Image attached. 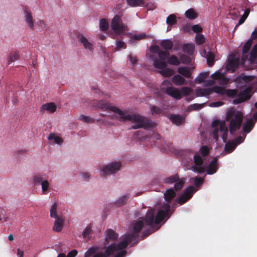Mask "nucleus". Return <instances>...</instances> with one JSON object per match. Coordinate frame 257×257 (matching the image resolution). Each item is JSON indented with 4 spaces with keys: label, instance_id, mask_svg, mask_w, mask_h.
Listing matches in <instances>:
<instances>
[{
    "label": "nucleus",
    "instance_id": "1",
    "mask_svg": "<svg viewBox=\"0 0 257 257\" xmlns=\"http://www.w3.org/2000/svg\"><path fill=\"white\" fill-rule=\"evenodd\" d=\"M97 105L102 110H110L114 112L115 118L120 121L129 120L135 122V124L132 126L133 129L139 128L147 129L153 128L156 126L155 123L148 118L136 113L125 114L120 109L106 101L100 100L98 101Z\"/></svg>",
    "mask_w": 257,
    "mask_h": 257
},
{
    "label": "nucleus",
    "instance_id": "2",
    "mask_svg": "<svg viewBox=\"0 0 257 257\" xmlns=\"http://www.w3.org/2000/svg\"><path fill=\"white\" fill-rule=\"evenodd\" d=\"M173 210H171V206L168 204H163L155 216V210L151 209L147 213L145 217L143 218L144 222L150 226L153 227L154 224H158L167 217L169 218Z\"/></svg>",
    "mask_w": 257,
    "mask_h": 257
},
{
    "label": "nucleus",
    "instance_id": "3",
    "mask_svg": "<svg viewBox=\"0 0 257 257\" xmlns=\"http://www.w3.org/2000/svg\"><path fill=\"white\" fill-rule=\"evenodd\" d=\"M243 117L242 113L239 111L229 110L226 112V120L229 121V131L231 134H233L237 130L239 129Z\"/></svg>",
    "mask_w": 257,
    "mask_h": 257
},
{
    "label": "nucleus",
    "instance_id": "4",
    "mask_svg": "<svg viewBox=\"0 0 257 257\" xmlns=\"http://www.w3.org/2000/svg\"><path fill=\"white\" fill-rule=\"evenodd\" d=\"M144 223L143 220H134L131 225L130 232L127 234L134 240V244L137 243L139 240V232L144 227Z\"/></svg>",
    "mask_w": 257,
    "mask_h": 257
},
{
    "label": "nucleus",
    "instance_id": "5",
    "mask_svg": "<svg viewBox=\"0 0 257 257\" xmlns=\"http://www.w3.org/2000/svg\"><path fill=\"white\" fill-rule=\"evenodd\" d=\"M111 28L117 34H120L127 30V27L124 25L120 16L115 15L111 22Z\"/></svg>",
    "mask_w": 257,
    "mask_h": 257
},
{
    "label": "nucleus",
    "instance_id": "6",
    "mask_svg": "<svg viewBox=\"0 0 257 257\" xmlns=\"http://www.w3.org/2000/svg\"><path fill=\"white\" fill-rule=\"evenodd\" d=\"M121 163L119 162H112L103 167L101 170V175L106 176L115 173L120 170Z\"/></svg>",
    "mask_w": 257,
    "mask_h": 257
},
{
    "label": "nucleus",
    "instance_id": "7",
    "mask_svg": "<svg viewBox=\"0 0 257 257\" xmlns=\"http://www.w3.org/2000/svg\"><path fill=\"white\" fill-rule=\"evenodd\" d=\"M251 91V89L250 87H247L241 91L240 93H238V98L233 100V103L238 104L249 100L251 97L250 94Z\"/></svg>",
    "mask_w": 257,
    "mask_h": 257
},
{
    "label": "nucleus",
    "instance_id": "8",
    "mask_svg": "<svg viewBox=\"0 0 257 257\" xmlns=\"http://www.w3.org/2000/svg\"><path fill=\"white\" fill-rule=\"evenodd\" d=\"M195 191L193 186H190L185 189L183 193L178 199V203L180 205L183 204L192 197Z\"/></svg>",
    "mask_w": 257,
    "mask_h": 257
},
{
    "label": "nucleus",
    "instance_id": "9",
    "mask_svg": "<svg viewBox=\"0 0 257 257\" xmlns=\"http://www.w3.org/2000/svg\"><path fill=\"white\" fill-rule=\"evenodd\" d=\"M165 92L168 95L177 100H180L182 98V95L179 90L172 86L167 87L166 88Z\"/></svg>",
    "mask_w": 257,
    "mask_h": 257
},
{
    "label": "nucleus",
    "instance_id": "10",
    "mask_svg": "<svg viewBox=\"0 0 257 257\" xmlns=\"http://www.w3.org/2000/svg\"><path fill=\"white\" fill-rule=\"evenodd\" d=\"M134 241V240L126 234L124 236L123 240L118 244L115 243V248L117 251L122 250V249L127 247L129 243Z\"/></svg>",
    "mask_w": 257,
    "mask_h": 257
},
{
    "label": "nucleus",
    "instance_id": "11",
    "mask_svg": "<svg viewBox=\"0 0 257 257\" xmlns=\"http://www.w3.org/2000/svg\"><path fill=\"white\" fill-rule=\"evenodd\" d=\"M217 158H214L209 164L206 172L209 175H212L216 173L218 170Z\"/></svg>",
    "mask_w": 257,
    "mask_h": 257
},
{
    "label": "nucleus",
    "instance_id": "12",
    "mask_svg": "<svg viewBox=\"0 0 257 257\" xmlns=\"http://www.w3.org/2000/svg\"><path fill=\"white\" fill-rule=\"evenodd\" d=\"M77 37L78 41L83 45L86 49H88L90 51H92L93 50L92 44L89 42L86 38L82 34L79 33L77 35Z\"/></svg>",
    "mask_w": 257,
    "mask_h": 257
},
{
    "label": "nucleus",
    "instance_id": "13",
    "mask_svg": "<svg viewBox=\"0 0 257 257\" xmlns=\"http://www.w3.org/2000/svg\"><path fill=\"white\" fill-rule=\"evenodd\" d=\"M57 106L53 102H49L45 103L41 106L40 108V112L43 114L45 110L50 113H54L56 111Z\"/></svg>",
    "mask_w": 257,
    "mask_h": 257
},
{
    "label": "nucleus",
    "instance_id": "14",
    "mask_svg": "<svg viewBox=\"0 0 257 257\" xmlns=\"http://www.w3.org/2000/svg\"><path fill=\"white\" fill-rule=\"evenodd\" d=\"M194 155V152L191 150H183L180 152V156L183 160L187 163H189L192 161Z\"/></svg>",
    "mask_w": 257,
    "mask_h": 257
},
{
    "label": "nucleus",
    "instance_id": "15",
    "mask_svg": "<svg viewBox=\"0 0 257 257\" xmlns=\"http://www.w3.org/2000/svg\"><path fill=\"white\" fill-rule=\"evenodd\" d=\"M55 218V220L53 229L56 232H60L63 226L64 219L62 216H59Z\"/></svg>",
    "mask_w": 257,
    "mask_h": 257
},
{
    "label": "nucleus",
    "instance_id": "16",
    "mask_svg": "<svg viewBox=\"0 0 257 257\" xmlns=\"http://www.w3.org/2000/svg\"><path fill=\"white\" fill-rule=\"evenodd\" d=\"M176 195V192L173 188H170L167 190L164 193V198L167 202L165 204H168L170 206L172 199L174 198Z\"/></svg>",
    "mask_w": 257,
    "mask_h": 257
},
{
    "label": "nucleus",
    "instance_id": "17",
    "mask_svg": "<svg viewBox=\"0 0 257 257\" xmlns=\"http://www.w3.org/2000/svg\"><path fill=\"white\" fill-rule=\"evenodd\" d=\"M239 63V60L238 58L232 59L229 61L227 65V69L229 71H231L233 72L238 67Z\"/></svg>",
    "mask_w": 257,
    "mask_h": 257
},
{
    "label": "nucleus",
    "instance_id": "18",
    "mask_svg": "<svg viewBox=\"0 0 257 257\" xmlns=\"http://www.w3.org/2000/svg\"><path fill=\"white\" fill-rule=\"evenodd\" d=\"M178 73L187 78H192V72L190 68L187 66L179 67L178 68Z\"/></svg>",
    "mask_w": 257,
    "mask_h": 257
},
{
    "label": "nucleus",
    "instance_id": "19",
    "mask_svg": "<svg viewBox=\"0 0 257 257\" xmlns=\"http://www.w3.org/2000/svg\"><path fill=\"white\" fill-rule=\"evenodd\" d=\"M219 131L222 133V139L224 143H226L227 139L228 128L224 121L220 122Z\"/></svg>",
    "mask_w": 257,
    "mask_h": 257
},
{
    "label": "nucleus",
    "instance_id": "20",
    "mask_svg": "<svg viewBox=\"0 0 257 257\" xmlns=\"http://www.w3.org/2000/svg\"><path fill=\"white\" fill-rule=\"evenodd\" d=\"M170 119L173 123L176 125H179L184 121V117L179 114H171Z\"/></svg>",
    "mask_w": 257,
    "mask_h": 257
},
{
    "label": "nucleus",
    "instance_id": "21",
    "mask_svg": "<svg viewBox=\"0 0 257 257\" xmlns=\"http://www.w3.org/2000/svg\"><path fill=\"white\" fill-rule=\"evenodd\" d=\"M172 82L176 86L183 85L186 84L185 78L179 74H176L172 77Z\"/></svg>",
    "mask_w": 257,
    "mask_h": 257
},
{
    "label": "nucleus",
    "instance_id": "22",
    "mask_svg": "<svg viewBox=\"0 0 257 257\" xmlns=\"http://www.w3.org/2000/svg\"><path fill=\"white\" fill-rule=\"evenodd\" d=\"M118 236V234L111 229H108L106 231L105 240L107 241L108 240H115Z\"/></svg>",
    "mask_w": 257,
    "mask_h": 257
},
{
    "label": "nucleus",
    "instance_id": "23",
    "mask_svg": "<svg viewBox=\"0 0 257 257\" xmlns=\"http://www.w3.org/2000/svg\"><path fill=\"white\" fill-rule=\"evenodd\" d=\"M220 122L219 120H215L213 121L212 122V126L214 128L213 130V137L215 140L216 141H217L218 140V131L219 130L218 128V126L219 125Z\"/></svg>",
    "mask_w": 257,
    "mask_h": 257
},
{
    "label": "nucleus",
    "instance_id": "24",
    "mask_svg": "<svg viewBox=\"0 0 257 257\" xmlns=\"http://www.w3.org/2000/svg\"><path fill=\"white\" fill-rule=\"evenodd\" d=\"M211 89L209 88H197L195 90V94L197 97L206 96L211 94Z\"/></svg>",
    "mask_w": 257,
    "mask_h": 257
},
{
    "label": "nucleus",
    "instance_id": "25",
    "mask_svg": "<svg viewBox=\"0 0 257 257\" xmlns=\"http://www.w3.org/2000/svg\"><path fill=\"white\" fill-rule=\"evenodd\" d=\"M162 48L166 50H169L172 49L173 46V42L169 39L163 40L160 43Z\"/></svg>",
    "mask_w": 257,
    "mask_h": 257
},
{
    "label": "nucleus",
    "instance_id": "26",
    "mask_svg": "<svg viewBox=\"0 0 257 257\" xmlns=\"http://www.w3.org/2000/svg\"><path fill=\"white\" fill-rule=\"evenodd\" d=\"M115 246V243L111 244L106 248L104 252L103 253V254L106 257H109V256L112 255L115 251H117Z\"/></svg>",
    "mask_w": 257,
    "mask_h": 257
},
{
    "label": "nucleus",
    "instance_id": "27",
    "mask_svg": "<svg viewBox=\"0 0 257 257\" xmlns=\"http://www.w3.org/2000/svg\"><path fill=\"white\" fill-rule=\"evenodd\" d=\"M149 108L150 109L152 115H161L164 114V111L163 109L161 107H158L154 105L150 104Z\"/></svg>",
    "mask_w": 257,
    "mask_h": 257
},
{
    "label": "nucleus",
    "instance_id": "28",
    "mask_svg": "<svg viewBox=\"0 0 257 257\" xmlns=\"http://www.w3.org/2000/svg\"><path fill=\"white\" fill-rule=\"evenodd\" d=\"M183 51L189 55L193 54L194 52V45L190 44H185L183 46Z\"/></svg>",
    "mask_w": 257,
    "mask_h": 257
},
{
    "label": "nucleus",
    "instance_id": "29",
    "mask_svg": "<svg viewBox=\"0 0 257 257\" xmlns=\"http://www.w3.org/2000/svg\"><path fill=\"white\" fill-rule=\"evenodd\" d=\"M209 72L201 73L195 79V82L197 84H201L205 81V79L208 76Z\"/></svg>",
    "mask_w": 257,
    "mask_h": 257
},
{
    "label": "nucleus",
    "instance_id": "30",
    "mask_svg": "<svg viewBox=\"0 0 257 257\" xmlns=\"http://www.w3.org/2000/svg\"><path fill=\"white\" fill-rule=\"evenodd\" d=\"M185 16L190 20H194L198 17V14L193 9L190 8L186 11Z\"/></svg>",
    "mask_w": 257,
    "mask_h": 257
},
{
    "label": "nucleus",
    "instance_id": "31",
    "mask_svg": "<svg viewBox=\"0 0 257 257\" xmlns=\"http://www.w3.org/2000/svg\"><path fill=\"white\" fill-rule=\"evenodd\" d=\"M254 126V122L252 119H248L243 124V131L244 133H248L252 129Z\"/></svg>",
    "mask_w": 257,
    "mask_h": 257
},
{
    "label": "nucleus",
    "instance_id": "32",
    "mask_svg": "<svg viewBox=\"0 0 257 257\" xmlns=\"http://www.w3.org/2000/svg\"><path fill=\"white\" fill-rule=\"evenodd\" d=\"M25 13L26 21L27 23L28 24L30 28L31 29H34V23L31 13L29 12L27 10H25Z\"/></svg>",
    "mask_w": 257,
    "mask_h": 257
},
{
    "label": "nucleus",
    "instance_id": "33",
    "mask_svg": "<svg viewBox=\"0 0 257 257\" xmlns=\"http://www.w3.org/2000/svg\"><path fill=\"white\" fill-rule=\"evenodd\" d=\"M236 144L234 142H228L226 143L224 147V150L227 153L232 152L236 148Z\"/></svg>",
    "mask_w": 257,
    "mask_h": 257
},
{
    "label": "nucleus",
    "instance_id": "34",
    "mask_svg": "<svg viewBox=\"0 0 257 257\" xmlns=\"http://www.w3.org/2000/svg\"><path fill=\"white\" fill-rule=\"evenodd\" d=\"M210 89H211V94L212 92H214L220 95H224L226 91V89L224 88L218 86H213V87H211L210 88Z\"/></svg>",
    "mask_w": 257,
    "mask_h": 257
},
{
    "label": "nucleus",
    "instance_id": "35",
    "mask_svg": "<svg viewBox=\"0 0 257 257\" xmlns=\"http://www.w3.org/2000/svg\"><path fill=\"white\" fill-rule=\"evenodd\" d=\"M207 65L211 67L213 66L214 63V55L211 52H208L206 55Z\"/></svg>",
    "mask_w": 257,
    "mask_h": 257
},
{
    "label": "nucleus",
    "instance_id": "36",
    "mask_svg": "<svg viewBox=\"0 0 257 257\" xmlns=\"http://www.w3.org/2000/svg\"><path fill=\"white\" fill-rule=\"evenodd\" d=\"M127 4L132 7H135L145 5L144 0H126Z\"/></svg>",
    "mask_w": 257,
    "mask_h": 257
},
{
    "label": "nucleus",
    "instance_id": "37",
    "mask_svg": "<svg viewBox=\"0 0 257 257\" xmlns=\"http://www.w3.org/2000/svg\"><path fill=\"white\" fill-rule=\"evenodd\" d=\"M130 198V195L128 194H126L122 197H120L117 200H116L115 202V204L118 206H121L125 204Z\"/></svg>",
    "mask_w": 257,
    "mask_h": 257
},
{
    "label": "nucleus",
    "instance_id": "38",
    "mask_svg": "<svg viewBox=\"0 0 257 257\" xmlns=\"http://www.w3.org/2000/svg\"><path fill=\"white\" fill-rule=\"evenodd\" d=\"M179 176L176 174L170 177H167L164 179L165 183L172 184L179 180Z\"/></svg>",
    "mask_w": 257,
    "mask_h": 257
},
{
    "label": "nucleus",
    "instance_id": "39",
    "mask_svg": "<svg viewBox=\"0 0 257 257\" xmlns=\"http://www.w3.org/2000/svg\"><path fill=\"white\" fill-rule=\"evenodd\" d=\"M44 180L43 175L41 174H36L33 177V182L36 185L41 184Z\"/></svg>",
    "mask_w": 257,
    "mask_h": 257
},
{
    "label": "nucleus",
    "instance_id": "40",
    "mask_svg": "<svg viewBox=\"0 0 257 257\" xmlns=\"http://www.w3.org/2000/svg\"><path fill=\"white\" fill-rule=\"evenodd\" d=\"M153 65L155 67L160 69H163L167 67V64L165 62L160 61L157 59H155L154 60Z\"/></svg>",
    "mask_w": 257,
    "mask_h": 257
},
{
    "label": "nucleus",
    "instance_id": "41",
    "mask_svg": "<svg viewBox=\"0 0 257 257\" xmlns=\"http://www.w3.org/2000/svg\"><path fill=\"white\" fill-rule=\"evenodd\" d=\"M176 17L174 14L170 15L166 19V23L169 26H173L177 24Z\"/></svg>",
    "mask_w": 257,
    "mask_h": 257
},
{
    "label": "nucleus",
    "instance_id": "42",
    "mask_svg": "<svg viewBox=\"0 0 257 257\" xmlns=\"http://www.w3.org/2000/svg\"><path fill=\"white\" fill-rule=\"evenodd\" d=\"M185 183V179L184 178H181L179 179V180H178L177 182H175V184H174V188L176 191H179L183 187Z\"/></svg>",
    "mask_w": 257,
    "mask_h": 257
},
{
    "label": "nucleus",
    "instance_id": "43",
    "mask_svg": "<svg viewBox=\"0 0 257 257\" xmlns=\"http://www.w3.org/2000/svg\"><path fill=\"white\" fill-rule=\"evenodd\" d=\"M48 139L49 140L53 141L54 143L57 144H61L63 142V141H62V139H61V138H60L58 136H55V134H53V133H51L49 135V136L48 137Z\"/></svg>",
    "mask_w": 257,
    "mask_h": 257
},
{
    "label": "nucleus",
    "instance_id": "44",
    "mask_svg": "<svg viewBox=\"0 0 257 257\" xmlns=\"http://www.w3.org/2000/svg\"><path fill=\"white\" fill-rule=\"evenodd\" d=\"M253 79V76L250 75H243V74L239 75L237 77V80L239 81H243L245 83H248L251 81Z\"/></svg>",
    "mask_w": 257,
    "mask_h": 257
},
{
    "label": "nucleus",
    "instance_id": "45",
    "mask_svg": "<svg viewBox=\"0 0 257 257\" xmlns=\"http://www.w3.org/2000/svg\"><path fill=\"white\" fill-rule=\"evenodd\" d=\"M99 28L101 31H105L108 28V23L105 19H102L100 20Z\"/></svg>",
    "mask_w": 257,
    "mask_h": 257
},
{
    "label": "nucleus",
    "instance_id": "46",
    "mask_svg": "<svg viewBox=\"0 0 257 257\" xmlns=\"http://www.w3.org/2000/svg\"><path fill=\"white\" fill-rule=\"evenodd\" d=\"M250 12L249 9H246L243 14V15L241 16V17L239 19L238 21V24L236 26V27H238L239 25L242 24L246 19L247 18L248 16L249 15Z\"/></svg>",
    "mask_w": 257,
    "mask_h": 257
},
{
    "label": "nucleus",
    "instance_id": "47",
    "mask_svg": "<svg viewBox=\"0 0 257 257\" xmlns=\"http://www.w3.org/2000/svg\"><path fill=\"white\" fill-rule=\"evenodd\" d=\"M168 63L171 65L178 66L180 64V61L175 55L171 56L168 60Z\"/></svg>",
    "mask_w": 257,
    "mask_h": 257
},
{
    "label": "nucleus",
    "instance_id": "48",
    "mask_svg": "<svg viewBox=\"0 0 257 257\" xmlns=\"http://www.w3.org/2000/svg\"><path fill=\"white\" fill-rule=\"evenodd\" d=\"M238 90L236 89H226L225 93L227 96L230 98H234L238 95Z\"/></svg>",
    "mask_w": 257,
    "mask_h": 257
},
{
    "label": "nucleus",
    "instance_id": "49",
    "mask_svg": "<svg viewBox=\"0 0 257 257\" xmlns=\"http://www.w3.org/2000/svg\"><path fill=\"white\" fill-rule=\"evenodd\" d=\"M252 43V40H248L245 43L242 50V54H245L248 53V52L250 49Z\"/></svg>",
    "mask_w": 257,
    "mask_h": 257
},
{
    "label": "nucleus",
    "instance_id": "50",
    "mask_svg": "<svg viewBox=\"0 0 257 257\" xmlns=\"http://www.w3.org/2000/svg\"><path fill=\"white\" fill-rule=\"evenodd\" d=\"M19 59V56L17 52H12L10 54L8 59V64H10L15 60H17Z\"/></svg>",
    "mask_w": 257,
    "mask_h": 257
},
{
    "label": "nucleus",
    "instance_id": "51",
    "mask_svg": "<svg viewBox=\"0 0 257 257\" xmlns=\"http://www.w3.org/2000/svg\"><path fill=\"white\" fill-rule=\"evenodd\" d=\"M98 250V247L95 246H92L89 248L85 253L84 257H90L92 255H94L96 253Z\"/></svg>",
    "mask_w": 257,
    "mask_h": 257
},
{
    "label": "nucleus",
    "instance_id": "52",
    "mask_svg": "<svg viewBox=\"0 0 257 257\" xmlns=\"http://www.w3.org/2000/svg\"><path fill=\"white\" fill-rule=\"evenodd\" d=\"M41 187H42V193L43 194H46L47 192L48 191L49 188V186H50V183L49 182V181L46 179L44 180V181H43L41 184Z\"/></svg>",
    "mask_w": 257,
    "mask_h": 257
},
{
    "label": "nucleus",
    "instance_id": "53",
    "mask_svg": "<svg viewBox=\"0 0 257 257\" xmlns=\"http://www.w3.org/2000/svg\"><path fill=\"white\" fill-rule=\"evenodd\" d=\"M205 42V37L203 35L201 34L198 33L195 36V42L196 43L199 45L204 43Z\"/></svg>",
    "mask_w": 257,
    "mask_h": 257
},
{
    "label": "nucleus",
    "instance_id": "54",
    "mask_svg": "<svg viewBox=\"0 0 257 257\" xmlns=\"http://www.w3.org/2000/svg\"><path fill=\"white\" fill-rule=\"evenodd\" d=\"M179 91L181 93L182 97L189 95L192 91V89L187 86L183 87L180 89Z\"/></svg>",
    "mask_w": 257,
    "mask_h": 257
},
{
    "label": "nucleus",
    "instance_id": "55",
    "mask_svg": "<svg viewBox=\"0 0 257 257\" xmlns=\"http://www.w3.org/2000/svg\"><path fill=\"white\" fill-rule=\"evenodd\" d=\"M161 74L165 77H169L172 76L173 73L174 71L172 69L170 68H166V67L164 69H163L160 71Z\"/></svg>",
    "mask_w": 257,
    "mask_h": 257
},
{
    "label": "nucleus",
    "instance_id": "56",
    "mask_svg": "<svg viewBox=\"0 0 257 257\" xmlns=\"http://www.w3.org/2000/svg\"><path fill=\"white\" fill-rule=\"evenodd\" d=\"M57 204L56 203H54L51 206L50 209V216L52 218H56L59 217V216L57 214Z\"/></svg>",
    "mask_w": 257,
    "mask_h": 257
},
{
    "label": "nucleus",
    "instance_id": "57",
    "mask_svg": "<svg viewBox=\"0 0 257 257\" xmlns=\"http://www.w3.org/2000/svg\"><path fill=\"white\" fill-rule=\"evenodd\" d=\"M205 105L204 103L198 104L194 103L189 106L188 109L189 110H197L202 108Z\"/></svg>",
    "mask_w": 257,
    "mask_h": 257
},
{
    "label": "nucleus",
    "instance_id": "58",
    "mask_svg": "<svg viewBox=\"0 0 257 257\" xmlns=\"http://www.w3.org/2000/svg\"><path fill=\"white\" fill-rule=\"evenodd\" d=\"M194 166H202L203 163V161L202 157L198 155L194 154Z\"/></svg>",
    "mask_w": 257,
    "mask_h": 257
},
{
    "label": "nucleus",
    "instance_id": "59",
    "mask_svg": "<svg viewBox=\"0 0 257 257\" xmlns=\"http://www.w3.org/2000/svg\"><path fill=\"white\" fill-rule=\"evenodd\" d=\"M158 56L161 60L165 61L169 57L170 53L167 51H160L159 52Z\"/></svg>",
    "mask_w": 257,
    "mask_h": 257
},
{
    "label": "nucleus",
    "instance_id": "60",
    "mask_svg": "<svg viewBox=\"0 0 257 257\" xmlns=\"http://www.w3.org/2000/svg\"><path fill=\"white\" fill-rule=\"evenodd\" d=\"M126 48V46L125 43L121 40H117L116 41V47L115 51H119L121 49H125Z\"/></svg>",
    "mask_w": 257,
    "mask_h": 257
},
{
    "label": "nucleus",
    "instance_id": "61",
    "mask_svg": "<svg viewBox=\"0 0 257 257\" xmlns=\"http://www.w3.org/2000/svg\"><path fill=\"white\" fill-rule=\"evenodd\" d=\"M180 60L182 63L186 64H189L192 61L191 58L185 54H182L180 56Z\"/></svg>",
    "mask_w": 257,
    "mask_h": 257
},
{
    "label": "nucleus",
    "instance_id": "62",
    "mask_svg": "<svg viewBox=\"0 0 257 257\" xmlns=\"http://www.w3.org/2000/svg\"><path fill=\"white\" fill-rule=\"evenodd\" d=\"M191 169L193 171L197 172L199 174H201L205 172L204 167L202 166H192Z\"/></svg>",
    "mask_w": 257,
    "mask_h": 257
},
{
    "label": "nucleus",
    "instance_id": "63",
    "mask_svg": "<svg viewBox=\"0 0 257 257\" xmlns=\"http://www.w3.org/2000/svg\"><path fill=\"white\" fill-rule=\"evenodd\" d=\"M79 119L87 123H93L94 122V119L93 118L83 114H81L79 116Z\"/></svg>",
    "mask_w": 257,
    "mask_h": 257
},
{
    "label": "nucleus",
    "instance_id": "64",
    "mask_svg": "<svg viewBox=\"0 0 257 257\" xmlns=\"http://www.w3.org/2000/svg\"><path fill=\"white\" fill-rule=\"evenodd\" d=\"M204 181V179L203 178H200L199 177H195L193 179V181L194 185L196 187H199L201 185H202Z\"/></svg>",
    "mask_w": 257,
    "mask_h": 257
}]
</instances>
